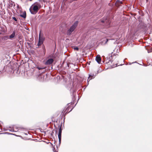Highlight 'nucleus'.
<instances>
[{"label":"nucleus","instance_id":"obj_1","mask_svg":"<svg viewBox=\"0 0 152 152\" xmlns=\"http://www.w3.org/2000/svg\"><path fill=\"white\" fill-rule=\"evenodd\" d=\"M40 7V3L38 2H36L30 8V12L32 14H35L37 12Z\"/></svg>","mask_w":152,"mask_h":152},{"label":"nucleus","instance_id":"obj_2","mask_svg":"<svg viewBox=\"0 0 152 152\" xmlns=\"http://www.w3.org/2000/svg\"><path fill=\"white\" fill-rule=\"evenodd\" d=\"M77 24L78 22L77 21H76L74 23L70 28L67 30V35H70L71 34V33L74 31L77 27Z\"/></svg>","mask_w":152,"mask_h":152},{"label":"nucleus","instance_id":"obj_3","mask_svg":"<svg viewBox=\"0 0 152 152\" xmlns=\"http://www.w3.org/2000/svg\"><path fill=\"white\" fill-rule=\"evenodd\" d=\"M44 39L42 37H41L40 36V33L39 34V40L38 43L37 44L38 46H40L43 43V41H44Z\"/></svg>","mask_w":152,"mask_h":152},{"label":"nucleus","instance_id":"obj_4","mask_svg":"<svg viewBox=\"0 0 152 152\" xmlns=\"http://www.w3.org/2000/svg\"><path fill=\"white\" fill-rule=\"evenodd\" d=\"M61 132H62V130L61 129V127H60L58 132V138L59 139V143H60L61 142Z\"/></svg>","mask_w":152,"mask_h":152},{"label":"nucleus","instance_id":"obj_5","mask_svg":"<svg viewBox=\"0 0 152 152\" xmlns=\"http://www.w3.org/2000/svg\"><path fill=\"white\" fill-rule=\"evenodd\" d=\"M96 75H94V74L91 73L89 75V77L88 79V82L91 79L93 78H94L96 75Z\"/></svg>","mask_w":152,"mask_h":152},{"label":"nucleus","instance_id":"obj_6","mask_svg":"<svg viewBox=\"0 0 152 152\" xmlns=\"http://www.w3.org/2000/svg\"><path fill=\"white\" fill-rule=\"evenodd\" d=\"M53 60L52 58H50L48 59L45 63L46 65H50L53 62Z\"/></svg>","mask_w":152,"mask_h":152},{"label":"nucleus","instance_id":"obj_7","mask_svg":"<svg viewBox=\"0 0 152 152\" xmlns=\"http://www.w3.org/2000/svg\"><path fill=\"white\" fill-rule=\"evenodd\" d=\"M96 60L100 64L101 62V58L100 55H98L96 58Z\"/></svg>","mask_w":152,"mask_h":152},{"label":"nucleus","instance_id":"obj_8","mask_svg":"<svg viewBox=\"0 0 152 152\" xmlns=\"http://www.w3.org/2000/svg\"><path fill=\"white\" fill-rule=\"evenodd\" d=\"M15 31H13L12 34L9 36V38L10 39H12V38H14L15 37Z\"/></svg>","mask_w":152,"mask_h":152},{"label":"nucleus","instance_id":"obj_9","mask_svg":"<svg viewBox=\"0 0 152 152\" xmlns=\"http://www.w3.org/2000/svg\"><path fill=\"white\" fill-rule=\"evenodd\" d=\"M9 38L8 36H5L2 37V39L4 40H6Z\"/></svg>","mask_w":152,"mask_h":152},{"label":"nucleus","instance_id":"obj_10","mask_svg":"<svg viewBox=\"0 0 152 152\" xmlns=\"http://www.w3.org/2000/svg\"><path fill=\"white\" fill-rule=\"evenodd\" d=\"M101 22L103 23H107V24H109L110 23V22L107 19L105 20H102Z\"/></svg>","mask_w":152,"mask_h":152},{"label":"nucleus","instance_id":"obj_11","mask_svg":"<svg viewBox=\"0 0 152 152\" xmlns=\"http://www.w3.org/2000/svg\"><path fill=\"white\" fill-rule=\"evenodd\" d=\"M20 16H21V17L23 18H25L26 17V12H24L23 13V14H21L20 15Z\"/></svg>","mask_w":152,"mask_h":152},{"label":"nucleus","instance_id":"obj_12","mask_svg":"<svg viewBox=\"0 0 152 152\" xmlns=\"http://www.w3.org/2000/svg\"><path fill=\"white\" fill-rule=\"evenodd\" d=\"M9 5L11 7H13L14 6H15V5H14L12 1H11V2H10Z\"/></svg>","mask_w":152,"mask_h":152},{"label":"nucleus","instance_id":"obj_13","mask_svg":"<svg viewBox=\"0 0 152 152\" xmlns=\"http://www.w3.org/2000/svg\"><path fill=\"white\" fill-rule=\"evenodd\" d=\"M43 52L44 53V54L45 55V47L44 46L43 47Z\"/></svg>","mask_w":152,"mask_h":152},{"label":"nucleus","instance_id":"obj_14","mask_svg":"<svg viewBox=\"0 0 152 152\" xmlns=\"http://www.w3.org/2000/svg\"><path fill=\"white\" fill-rule=\"evenodd\" d=\"M9 130L11 132H16L17 131H14V128L11 129H9Z\"/></svg>","mask_w":152,"mask_h":152},{"label":"nucleus","instance_id":"obj_15","mask_svg":"<svg viewBox=\"0 0 152 152\" xmlns=\"http://www.w3.org/2000/svg\"><path fill=\"white\" fill-rule=\"evenodd\" d=\"M116 2L117 3H120L121 4V1L119 0H117L116 1Z\"/></svg>","mask_w":152,"mask_h":152},{"label":"nucleus","instance_id":"obj_16","mask_svg":"<svg viewBox=\"0 0 152 152\" xmlns=\"http://www.w3.org/2000/svg\"><path fill=\"white\" fill-rule=\"evenodd\" d=\"M74 49V50H79V48L78 47H75Z\"/></svg>","mask_w":152,"mask_h":152},{"label":"nucleus","instance_id":"obj_17","mask_svg":"<svg viewBox=\"0 0 152 152\" xmlns=\"http://www.w3.org/2000/svg\"><path fill=\"white\" fill-rule=\"evenodd\" d=\"M39 70H40L42 69H45V67H43V68H40V67H38L37 68Z\"/></svg>","mask_w":152,"mask_h":152},{"label":"nucleus","instance_id":"obj_18","mask_svg":"<svg viewBox=\"0 0 152 152\" xmlns=\"http://www.w3.org/2000/svg\"><path fill=\"white\" fill-rule=\"evenodd\" d=\"M12 18L15 21H17V19L15 17H12Z\"/></svg>","mask_w":152,"mask_h":152},{"label":"nucleus","instance_id":"obj_19","mask_svg":"<svg viewBox=\"0 0 152 152\" xmlns=\"http://www.w3.org/2000/svg\"><path fill=\"white\" fill-rule=\"evenodd\" d=\"M106 39V43L108 41V39Z\"/></svg>","mask_w":152,"mask_h":152},{"label":"nucleus","instance_id":"obj_20","mask_svg":"<svg viewBox=\"0 0 152 152\" xmlns=\"http://www.w3.org/2000/svg\"><path fill=\"white\" fill-rule=\"evenodd\" d=\"M131 64V63H130L129 64Z\"/></svg>","mask_w":152,"mask_h":152}]
</instances>
